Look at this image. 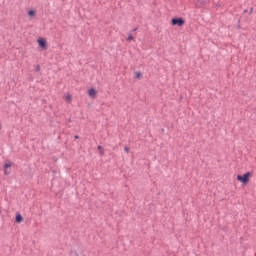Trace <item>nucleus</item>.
I'll return each mask as SVG.
<instances>
[{"instance_id":"nucleus-5","label":"nucleus","mask_w":256,"mask_h":256,"mask_svg":"<svg viewBox=\"0 0 256 256\" xmlns=\"http://www.w3.org/2000/svg\"><path fill=\"white\" fill-rule=\"evenodd\" d=\"M27 15H28L29 19H35V17H37V10L30 9V10H28Z\"/></svg>"},{"instance_id":"nucleus-1","label":"nucleus","mask_w":256,"mask_h":256,"mask_svg":"<svg viewBox=\"0 0 256 256\" xmlns=\"http://www.w3.org/2000/svg\"><path fill=\"white\" fill-rule=\"evenodd\" d=\"M252 177H253V173L246 172L244 175H237L236 179H237V181L242 183V185H247V183H249V181H251Z\"/></svg>"},{"instance_id":"nucleus-9","label":"nucleus","mask_w":256,"mask_h":256,"mask_svg":"<svg viewBox=\"0 0 256 256\" xmlns=\"http://www.w3.org/2000/svg\"><path fill=\"white\" fill-rule=\"evenodd\" d=\"M134 75H135L136 79H140V78L142 77V74H141V72H139V71H136V72L134 73Z\"/></svg>"},{"instance_id":"nucleus-7","label":"nucleus","mask_w":256,"mask_h":256,"mask_svg":"<svg viewBox=\"0 0 256 256\" xmlns=\"http://www.w3.org/2000/svg\"><path fill=\"white\" fill-rule=\"evenodd\" d=\"M65 101H67L68 103H71V101H73V96L70 93H67L65 95Z\"/></svg>"},{"instance_id":"nucleus-3","label":"nucleus","mask_w":256,"mask_h":256,"mask_svg":"<svg viewBox=\"0 0 256 256\" xmlns=\"http://www.w3.org/2000/svg\"><path fill=\"white\" fill-rule=\"evenodd\" d=\"M11 167H13V162L8 161L5 163L4 165V175H10L11 171H9V169H11Z\"/></svg>"},{"instance_id":"nucleus-4","label":"nucleus","mask_w":256,"mask_h":256,"mask_svg":"<svg viewBox=\"0 0 256 256\" xmlns=\"http://www.w3.org/2000/svg\"><path fill=\"white\" fill-rule=\"evenodd\" d=\"M37 43L40 49H47V40L45 38H38Z\"/></svg>"},{"instance_id":"nucleus-8","label":"nucleus","mask_w":256,"mask_h":256,"mask_svg":"<svg viewBox=\"0 0 256 256\" xmlns=\"http://www.w3.org/2000/svg\"><path fill=\"white\" fill-rule=\"evenodd\" d=\"M15 219H16V223H22L23 216H21V214H19V213H16Z\"/></svg>"},{"instance_id":"nucleus-13","label":"nucleus","mask_w":256,"mask_h":256,"mask_svg":"<svg viewBox=\"0 0 256 256\" xmlns=\"http://www.w3.org/2000/svg\"><path fill=\"white\" fill-rule=\"evenodd\" d=\"M74 139H79V136H77V135H76V136H74Z\"/></svg>"},{"instance_id":"nucleus-11","label":"nucleus","mask_w":256,"mask_h":256,"mask_svg":"<svg viewBox=\"0 0 256 256\" xmlns=\"http://www.w3.org/2000/svg\"><path fill=\"white\" fill-rule=\"evenodd\" d=\"M98 150L100 151L101 155H103V147L98 146Z\"/></svg>"},{"instance_id":"nucleus-6","label":"nucleus","mask_w":256,"mask_h":256,"mask_svg":"<svg viewBox=\"0 0 256 256\" xmlns=\"http://www.w3.org/2000/svg\"><path fill=\"white\" fill-rule=\"evenodd\" d=\"M88 95L91 99H97V90H95V88L89 89Z\"/></svg>"},{"instance_id":"nucleus-10","label":"nucleus","mask_w":256,"mask_h":256,"mask_svg":"<svg viewBox=\"0 0 256 256\" xmlns=\"http://www.w3.org/2000/svg\"><path fill=\"white\" fill-rule=\"evenodd\" d=\"M133 39H134L133 35H132V34H129V35H128V41H133Z\"/></svg>"},{"instance_id":"nucleus-12","label":"nucleus","mask_w":256,"mask_h":256,"mask_svg":"<svg viewBox=\"0 0 256 256\" xmlns=\"http://www.w3.org/2000/svg\"><path fill=\"white\" fill-rule=\"evenodd\" d=\"M124 151H126L127 153H129V147H128V146H125V147H124Z\"/></svg>"},{"instance_id":"nucleus-14","label":"nucleus","mask_w":256,"mask_h":256,"mask_svg":"<svg viewBox=\"0 0 256 256\" xmlns=\"http://www.w3.org/2000/svg\"><path fill=\"white\" fill-rule=\"evenodd\" d=\"M1 129H2V124H1V122H0V131H1Z\"/></svg>"},{"instance_id":"nucleus-2","label":"nucleus","mask_w":256,"mask_h":256,"mask_svg":"<svg viewBox=\"0 0 256 256\" xmlns=\"http://www.w3.org/2000/svg\"><path fill=\"white\" fill-rule=\"evenodd\" d=\"M172 25H178V27H183L185 25V20L183 18H173L171 20Z\"/></svg>"},{"instance_id":"nucleus-15","label":"nucleus","mask_w":256,"mask_h":256,"mask_svg":"<svg viewBox=\"0 0 256 256\" xmlns=\"http://www.w3.org/2000/svg\"><path fill=\"white\" fill-rule=\"evenodd\" d=\"M0 214H1V208H0Z\"/></svg>"}]
</instances>
